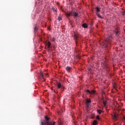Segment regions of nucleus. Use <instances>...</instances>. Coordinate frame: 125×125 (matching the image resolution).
Masks as SVG:
<instances>
[{
    "instance_id": "9",
    "label": "nucleus",
    "mask_w": 125,
    "mask_h": 125,
    "mask_svg": "<svg viewBox=\"0 0 125 125\" xmlns=\"http://www.w3.org/2000/svg\"><path fill=\"white\" fill-rule=\"evenodd\" d=\"M44 75H45V76H47V74H43V72H42V71H41L40 76L43 79V80H44V81H45V79H44Z\"/></svg>"
},
{
    "instance_id": "23",
    "label": "nucleus",
    "mask_w": 125,
    "mask_h": 125,
    "mask_svg": "<svg viewBox=\"0 0 125 125\" xmlns=\"http://www.w3.org/2000/svg\"><path fill=\"white\" fill-rule=\"evenodd\" d=\"M97 120H100V117L99 116V115L97 116Z\"/></svg>"
},
{
    "instance_id": "5",
    "label": "nucleus",
    "mask_w": 125,
    "mask_h": 125,
    "mask_svg": "<svg viewBox=\"0 0 125 125\" xmlns=\"http://www.w3.org/2000/svg\"><path fill=\"white\" fill-rule=\"evenodd\" d=\"M85 92L88 94H95V92H96V91L94 90H92L91 91L88 90V89H87L85 90Z\"/></svg>"
},
{
    "instance_id": "17",
    "label": "nucleus",
    "mask_w": 125,
    "mask_h": 125,
    "mask_svg": "<svg viewBox=\"0 0 125 125\" xmlns=\"http://www.w3.org/2000/svg\"><path fill=\"white\" fill-rule=\"evenodd\" d=\"M86 101V104H88V103H91V100H90V99H87Z\"/></svg>"
},
{
    "instance_id": "2",
    "label": "nucleus",
    "mask_w": 125,
    "mask_h": 125,
    "mask_svg": "<svg viewBox=\"0 0 125 125\" xmlns=\"http://www.w3.org/2000/svg\"><path fill=\"white\" fill-rule=\"evenodd\" d=\"M45 120L43 122H41V125H54V123L49 122V118L47 116H45Z\"/></svg>"
},
{
    "instance_id": "1",
    "label": "nucleus",
    "mask_w": 125,
    "mask_h": 125,
    "mask_svg": "<svg viewBox=\"0 0 125 125\" xmlns=\"http://www.w3.org/2000/svg\"><path fill=\"white\" fill-rule=\"evenodd\" d=\"M112 36H108L105 41V43H103L102 45L105 48V49H107V50H109L110 48H111V45L112 44V43H111V42H112Z\"/></svg>"
},
{
    "instance_id": "10",
    "label": "nucleus",
    "mask_w": 125,
    "mask_h": 125,
    "mask_svg": "<svg viewBox=\"0 0 125 125\" xmlns=\"http://www.w3.org/2000/svg\"><path fill=\"white\" fill-rule=\"evenodd\" d=\"M78 35H77V34L75 33L74 35V40H75V41H76V43H77V40H78Z\"/></svg>"
},
{
    "instance_id": "11",
    "label": "nucleus",
    "mask_w": 125,
    "mask_h": 125,
    "mask_svg": "<svg viewBox=\"0 0 125 125\" xmlns=\"http://www.w3.org/2000/svg\"><path fill=\"white\" fill-rule=\"evenodd\" d=\"M72 69V67H70V66H66L65 67V69L66 70V71L67 72H70V70Z\"/></svg>"
},
{
    "instance_id": "4",
    "label": "nucleus",
    "mask_w": 125,
    "mask_h": 125,
    "mask_svg": "<svg viewBox=\"0 0 125 125\" xmlns=\"http://www.w3.org/2000/svg\"><path fill=\"white\" fill-rule=\"evenodd\" d=\"M57 86L58 89H61V90H62V89H64V86L63 85V84H61V83H57Z\"/></svg>"
},
{
    "instance_id": "22",
    "label": "nucleus",
    "mask_w": 125,
    "mask_h": 125,
    "mask_svg": "<svg viewBox=\"0 0 125 125\" xmlns=\"http://www.w3.org/2000/svg\"><path fill=\"white\" fill-rule=\"evenodd\" d=\"M88 71H89V72H91V71L92 70V68L91 67L90 68H88Z\"/></svg>"
},
{
    "instance_id": "21",
    "label": "nucleus",
    "mask_w": 125,
    "mask_h": 125,
    "mask_svg": "<svg viewBox=\"0 0 125 125\" xmlns=\"http://www.w3.org/2000/svg\"><path fill=\"white\" fill-rule=\"evenodd\" d=\"M55 41H56V38H55V37H54V38L52 39V42H55Z\"/></svg>"
},
{
    "instance_id": "25",
    "label": "nucleus",
    "mask_w": 125,
    "mask_h": 125,
    "mask_svg": "<svg viewBox=\"0 0 125 125\" xmlns=\"http://www.w3.org/2000/svg\"><path fill=\"white\" fill-rule=\"evenodd\" d=\"M114 119H117V115H114Z\"/></svg>"
},
{
    "instance_id": "27",
    "label": "nucleus",
    "mask_w": 125,
    "mask_h": 125,
    "mask_svg": "<svg viewBox=\"0 0 125 125\" xmlns=\"http://www.w3.org/2000/svg\"><path fill=\"white\" fill-rule=\"evenodd\" d=\"M124 119L125 120V116L124 117Z\"/></svg>"
},
{
    "instance_id": "14",
    "label": "nucleus",
    "mask_w": 125,
    "mask_h": 125,
    "mask_svg": "<svg viewBox=\"0 0 125 125\" xmlns=\"http://www.w3.org/2000/svg\"><path fill=\"white\" fill-rule=\"evenodd\" d=\"M58 21H61L62 20V17L61 16V14H60V16L58 17Z\"/></svg>"
},
{
    "instance_id": "16",
    "label": "nucleus",
    "mask_w": 125,
    "mask_h": 125,
    "mask_svg": "<svg viewBox=\"0 0 125 125\" xmlns=\"http://www.w3.org/2000/svg\"><path fill=\"white\" fill-rule=\"evenodd\" d=\"M96 10H97L96 13H99V12L100 11V8H99V7H97Z\"/></svg>"
},
{
    "instance_id": "24",
    "label": "nucleus",
    "mask_w": 125,
    "mask_h": 125,
    "mask_svg": "<svg viewBox=\"0 0 125 125\" xmlns=\"http://www.w3.org/2000/svg\"><path fill=\"white\" fill-rule=\"evenodd\" d=\"M77 58H78V59H81V57L78 56V57H77Z\"/></svg>"
},
{
    "instance_id": "12",
    "label": "nucleus",
    "mask_w": 125,
    "mask_h": 125,
    "mask_svg": "<svg viewBox=\"0 0 125 125\" xmlns=\"http://www.w3.org/2000/svg\"><path fill=\"white\" fill-rule=\"evenodd\" d=\"M82 27H83V28H84L85 29V28H87V24H86V23H83V24H82Z\"/></svg>"
},
{
    "instance_id": "8",
    "label": "nucleus",
    "mask_w": 125,
    "mask_h": 125,
    "mask_svg": "<svg viewBox=\"0 0 125 125\" xmlns=\"http://www.w3.org/2000/svg\"><path fill=\"white\" fill-rule=\"evenodd\" d=\"M114 33H115L116 37H119V35H120L121 34V32L120 31V30H119L118 29L115 30Z\"/></svg>"
},
{
    "instance_id": "3",
    "label": "nucleus",
    "mask_w": 125,
    "mask_h": 125,
    "mask_svg": "<svg viewBox=\"0 0 125 125\" xmlns=\"http://www.w3.org/2000/svg\"><path fill=\"white\" fill-rule=\"evenodd\" d=\"M65 15L67 17H69V16H73L74 18H77V17H79V12H71L70 13H66Z\"/></svg>"
},
{
    "instance_id": "19",
    "label": "nucleus",
    "mask_w": 125,
    "mask_h": 125,
    "mask_svg": "<svg viewBox=\"0 0 125 125\" xmlns=\"http://www.w3.org/2000/svg\"><path fill=\"white\" fill-rule=\"evenodd\" d=\"M102 112H103V111L100 109L97 110V112L98 113V114H99V115H100V114H101L102 113Z\"/></svg>"
},
{
    "instance_id": "26",
    "label": "nucleus",
    "mask_w": 125,
    "mask_h": 125,
    "mask_svg": "<svg viewBox=\"0 0 125 125\" xmlns=\"http://www.w3.org/2000/svg\"><path fill=\"white\" fill-rule=\"evenodd\" d=\"M55 11L56 12H57V11L56 10H55Z\"/></svg>"
},
{
    "instance_id": "15",
    "label": "nucleus",
    "mask_w": 125,
    "mask_h": 125,
    "mask_svg": "<svg viewBox=\"0 0 125 125\" xmlns=\"http://www.w3.org/2000/svg\"><path fill=\"white\" fill-rule=\"evenodd\" d=\"M103 104H104V106L106 107V105L107 104V101H104Z\"/></svg>"
},
{
    "instance_id": "18",
    "label": "nucleus",
    "mask_w": 125,
    "mask_h": 125,
    "mask_svg": "<svg viewBox=\"0 0 125 125\" xmlns=\"http://www.w3.org/2000/svg\"><path fill=\"white\" fill-rule=\"evenodd\" d=\"M93 125H97V121L96 120H95L92 123Z\"/></svg>"
},
{
    "instance_id": "7",
    "label": "nucleus",
    "mask_w": 125,
    "mask_h": 125,
    "mask_svg": "<svg viewBox=\"0 0 125 125\" xmlns=\"http://www.w3.org/2000/svg\"><path fill=\"white\" fill-rule=\"evenodd\" d=\"M102 66L103 67L104 69H107L108 67L107 66V62L105 61H103L102 62Z\"/></svg>"
},
{
    "instance_id": "20",
    "label": "nucleus",
    "mask_w": 125,
    "mask_h": 125,
    "mask_svg": "<svg viewBox=\"0 0 125 125\" xmlns=\"http://www.w3.org/2000/svg\"><path fill=\"white\" fill-rule=\"evenodd\" d=\"M37 31H38V27L37 26H35L34 27V32H35V33H36V32H37Z\"/></svg>"
},
{
    "instance_id": "6",
    "label": "nucleus",
    "mask_w": 125,
    "mask_h": 125,
    "mask_svg": "<svg viewBox=\"0 0 125 125\" xmlns=\"http://www.w3.org/2000/svg\"><path fill=\"white\" fill-rule=\"evenodd\" d=\"M46 49L48 50H50V48H51V43L50 42H48L46 43Z\"/></svg>"
},
{
    "instance_id": "13",
    "label": "nucleus",
    "mask_w": 125,
    "mask_h": 125,
    "mask_svg": "<svg viewBox=\"0 0 125 125\" xmlns=\"http://www.w3.org/2000/svg\"><path fill=\"white\" fill-rule=\"evenodd\" d=\"M96 15H97L98 17H99V18H101V19H103V17H102V16H101V15H100V14H99V13H96Z\"/></svg>"
}]
</instances>
